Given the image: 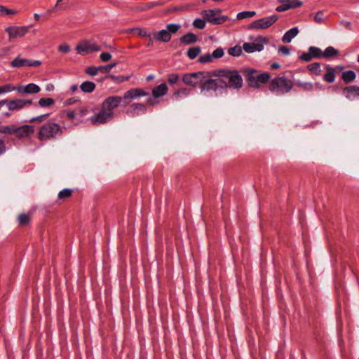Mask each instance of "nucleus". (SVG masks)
<instances>
[{
    "mask_svg": "<svg viewBox=\"0 0 359 359\" xmlns=\"http://www.w3.org/2000/svg\"><path fill=\"white\" fill-rule=\"evenodd\" d=\"M106 77L111 79L114 82L121 83H123L125 81H128L131 76L130 75L129 76H123V75L115 76L113 74H109Z\"/></svg>",
    "mask_w": 359,
    "mask_h": 359,
    "instance_id": "obj_32",
    "label": "nucleus"
},
{
    "mask_svg": "<svg viewBox=\"0 0 359 359\" xmlns=\"http://www.w3.org/2000/svg\"><path fill=\"white\" fill-rule=\"evenodd\" d=\"M15 125L0 126V133L13 135L15 134Z\"/></svg>",
    "mask_w": 359,
    "mask_h": 359,
    "instance_id": "obj_36",
    "label": "nucleus"
},
{
    "mask_svg": "<svg viewBox=\"0 0 359 359\" xmlns=\"http://www.w3.org/2000/svg\"><path fill=\"white\" fill-rule=\"evenodd\" d=\"M220 9H209L202 13L203 18L212 25H222L229 20L226 15H221Z\"/></svg>",
    "mask_w": 359,
    "mask_h": 359,
    "instance_id": "obj_6",
    "label": "nucleus"
},
{
    "mask_svg": "<svg viewBox=\"0 0 359 359\" xmlns=\"http://www.w3.org/2000/svg\"><path fill=\"white\" fill-rule=\"evenodd\" d=\"M75 50L78 54L86 55L90 53L100 50L101 46L88 40H84L76 46Z\"/></svg>",
    "mask_w": 359,
    "mask_h": 359,
    "instance_id": "obj_8",
    "label": "nucleus"
},
{
    "mask_svg": "<svg viewBox=\"0 0 359 359\" xmlns=\"http://www.w3.org/2000/svg\"><path fill=\"white\" fill-rule=\"evenodd\" d=\"M75 102H76L75 98H69V99L67 100L66 103L67 104H74Z\"/></svg>",
    "mask_w": 359,
    "mask_h": 359,
    "instance_id": "obj_64",
    "label": "nucleus"
},
{
    "mask_svg": "<svg viewBox=\"0 0 359 359\" xmlns=\"http://www.w3.org/2000/svg\"><path fill=\"white\" fill-rule=\"evenodd\" d=\"M100 58L102 62H107L111 59V55L109 53L104 52L100 54Z\"/></svg>",
    "mask_w": 359,
    "mask_h": 359,
    "instance_id": "obj_57",
    "label": "nucleus"
},
{
    "mask_svg": "<svg viewBox=\"0 0 359 359\" xmlns=\"http://www.w3.org/2000/svg\"><path fill=\"white\" fill-rule=\"evenodd\" d=\"M279 52H280L281 53H283V55H288L290 53V48H287V46H281L279 47V49H278Z\"/></svg>",
    "mask_w": 359,
    "mask_h": 359,
    "instance_id": "obj_59",
    "label": "nucleus"
},
{
    "mask_svg": "<svg viewBox=\"0 0 359 359\" xmlns=\"http://www.w3.org/2000/svg\"><path fill=\"white\" fill-rule=\"evenodd\" d=\"M180 76L178 74L172 73L168 76V83L170 85H174L177 83L179 81Z\"/></svg>",
    "mask_w": 359,
    "mask_h": 359,
    "instance_id": "obj_46",
    "label": "nucleus"
},
{
    "mask_svg": "<svg viewBox=\"0 0 359 359\" xmlns=\"http://www.w3.org/2000/svg\"><path fill=\"white\" fill-rule=\"evenodd\" d=\"M356 74L353 70L346 71L342 73L341 79L346 83L355 80Z\"/></svg>",
    "mask_w": 359,
    "mask_h": 359,
    "instance_id": "obj_29",
    "label": "nucleus"
},
{
    "mask_svg": "<svg viewBox=\"0 0 359 359\" xmlns=\"http://www.w3.org/2000/svg\"><path fill=\"white\" fill-rule=\"evenodd\" d=\"M31 217V213H22L18 216V222H19V224H27L29 223Z\"/></svg>",
    "mask_w": 359,
    "mask_h": 359,
    "instance_id": "obj_35",
    "label": "nucleus"
},
{
    "mask_svg": "<svg viewBox=\"0 0 359 359\" xmlns=\"http://www.w3.org/2000/svg\"><path fill=\"white\" fill-rule=\"evenodd\" d=\"M153 37L155 40L160 42H168L171 39V35L166 29H163L153 34Z\"/></svg>",
    "mask_w": 359,
    "mask_h": 359,
    "instance_id": "obj_22",
    "label": "nucleus"
},
{
    "mask_svg": "<svg viewBox=\"0 0 359 359\" xmlns=\"http://www.w3.org/2000/svg\"><path fill=\"white\" fill-rule=\"evenodd\" d=\"M0 13H1L2 15L6 16V15H14L17 14L18 12L15 10L10 9V8H6L4 6L0 5Z\"/></svg>",
    "mask_w": 359,
    "mask_h": 359,
    "instance_id": "obj_42",
    "label": "nucleus"
},
{
    "mask_svg": "<svg viewBox=\"0 0 359 359\" xmlns=\"http://www.w3.org/2000/svg\"><path fill=\"white\" fill-rule=\"evenodd\" d=\"M309 50L311 52V54L313 58H323V51L320 48L316 46H310L309 48Z\"/></svg>",
    "mask_w": 359,
    "mask_h": 359,
    "instance_id": "obj_37",
    "label": "nucleus"
},
{
    "mask_svg": "<svg viewBox=\"0 0 359 359\" xmlns=\"http://www.w3.org/2000/svg\"><path fill=\"white\" fill-rule=\"evenodd\" d=\"M30 26H10L5 31L8 34L9 41H11L18 37H22L29 32Z\"/></svg>",
    "mask_w": 359,
    "mask_h": 359,
    "instance_id": "obj_12",
    "label": "nucleus"
},
{
    "mask_svg": "<svg viewBox=\"0 0 359 359\" xmlns=\"http://www.w3.org/2000/svg\"><path fill=\"white\" fill-rule=\"evenodd\" d=\"M48 116H49L48 114H42V115L34 117L27 121L29 123H35V122L41 123V122L44 121Z\"/></svg>",
    "mask_w": 359,
    "mask_h": 359,
    "instance_id": "obj_50",
    "label": "nucleus"
},
{
    "mask_svg": "<svg viewBox=\"0 0 359 359\" xmlns=\"http://www.w3.org/2000/svg\"><path fill=\"white\" fill-rule=\"evenodd\" d=\"M342 94L349 100L359 98V86L356 85L348 86L342 89Z\"/></svg>",
    "mask_w": 359,
    "mask_h": 359,
    "instance_id": "obj_19",
    "label": "nucleus"
},
{
    "mask_svg": "<svg viewBox=\"0 0 359 359\" xmlns=\"http://www.w3.org/2000/svg\"><path fill=\"white\" fill-rule=\"evenodd\" d=\"M307 69L309 71L314 74L315 75H320L321 69H320V62H313L308 65Z\"/></svg>",
    "mask_w": 359,
    "mask_h": 359,
    "instance_id": "obj_33",
    "label": "nucleus"
},
{
    "mask_svg": "<svg viewBox=\"0 0 359 359\" xmlns=\"http://www.w3.org/2000/svg\"><path fill=\"white\" fill-rule=\"evenodd\" d=\"M180 28V25L177 24H168L166 26V30L169 34H175Z\"/></svg>",
    "mask_w": 359,
    "mask_h": 359,
    "instance_id": "obj_45",
    "label": "nucleus"
},
{
    "mask_svg": "<svg viewBox=\"0 0 359 359\" xmlns=\"http://www.w3.org/2000/svg\"><path fill=\"white\" fill-rule=\"evenodd\" d=\"M40 87L35 83H29L25 87H18L17 90L20 93L34 94L40 91Z\"/></svg>",
    "mask_w": 359,
    "mask_h": 359,
    "instance_id": "obj_21",
    "label": "nucleus"
},
{
    "mask_svg": "<svg viewBox=\"0 0 359 359\" xmlns=\"http://www.w3.org/2000/svg\"><path fill=\"white\" fill-rule=\"evenodd\" d=\"M255 41L256 43H244L243 50L248 53L262 51L264 49V43H267L269 39L266 37L259 36L256 38Z\"/></svg>",
    "mask_w": 359,
    "mask_h": 359,
    "instance_id": "obj_10",
    "label": "nucleus"
},
{
    "mask_svg": "<svg viewBox=\"0 0 359 359\" xmlns=\"http://www.w3.org/2000/svg\"><path fill=\"white\" fill-rule=\"evenodd\" d=\"M242 47L236 45L233 47L229 48L228 50V53L230 55L234 56V57H238L242 54Z\"/></svg>",
    "mask_w": 359,
    "mask_h": 359,
    "instance_id": "obj_38",
    "label": "nucleus"
},
{
    "mask_svg": "<svg viewBox=\"0 0 359 359\" xmlns=\"http://www.w3.org/2000/svg\"><path fill=\"white\" fill-rule=\"evenodd\" d=\"M80 88L83 93H92L95 89V84L92 81H84L80 86Z\"/></svg>",
    "mask_w": 359,
    "mask_h": 359,
    "instance_id": "obj_30",
    "label": "nucleus"
},
{
    "mask_svg": "<svg viewBox=\"0 0 359 359\" xmlns=\"http://www.w3.org/2000/svg\"><path fill=\"white\" fill-rule=\"evenodd\" d=\"M193 25L196 28L202 29L205 26V19L197 18V19H196L194 21Z\"/></svg>",
    "mask_w": 359,
    "mask_h": 359,
    "instance_id": "obj_49",
    "label": "nucleus"
},
{
    "mask_svg": "<svg viewBox=\"0 0 359 359\" xmlns=\"http://www.w3.org/2000/svg\"><path fill=\"white\" fill-rule=\"evenodd\" d=\"M180 42L184 45H189L196 43L198 41V37L193 33H187L180 39Z\"/></svg>",
    "mask_w": 359,
    "mask_h": 359,
    "instance_id": "obj_25",
    "label": "nucleus"
},
{
    "mask_svg": "<svg viewBox=\"0 0 359 359\" xmlns=\"http://www.w3.org/2000/svg\"><path fill=\"white\" fill-rule=\"evenodd\" d=\"M299 59L304 62H309L311 61L313 59V57H312L311 52L309 50L307 53H302L299 56Z\"/></svg>",
    "mask_w": 359,
    "mask_h": 359,
    "instance_id": "obj_48",
    "label": "nucleus"
},
{
    "mask_svg": "<svg viewBox=\"0 0 359 359\" xmlns=\"http://www.w3.org/2000/svg\"><path fill=\"white\" fill-rule=\"evenodd\" d=\"M6 150V147L4 141L0 139V156L2 155Z\"/></svg>",
    "mask_w": 359,
    "mask_h": 359,
    "instance_id": "obj_60",
    "label": "nucleus"
},
{
    "mask_svg": "<svg viewBox=\"0 0 359 359\" xmlns=\"http://www.w3.org/2000/svg\"><path fill=\"white\" fill-rule=\"evenodd\" d=\"M63 113L66 114V116L69 120H73L75 118V112L74 111L67 110V111H64Z\"/></svg>",
    "mask_w": 359,
    "mask_h": 359,
    "instance_id": "obj_58",
    "label": "nucleus"
},
{
    "mask_svg": "<svg viewBox=\"0 0 359 359\" xmlns=\"http://www.w3.org/2000/svg\"><path fill=\"white\" fill-rule=\"evenodd\" d=\"M256 15L255 11H242L237 14V19L242 20L245 18H250Z\"/></svg>",
    "mask_w": 359,
    "mask_h": 359,
    "instance_id": "obj_40",
    "label": "nucleus"
},
{
    "mask_svg": "<svg viewBox=\"0 0 359 359\" xmlns=\"http://www.w3.org/2000/svg\"><path fill=\"white\" fill-rule=\"evenodd\" d=\"M32 104L31 100H6V105L10 111L19 110L25 107V106Z\"/></svg>",
    "mask_w": 359,
    "mask_h": 359,
    "instance_id": "obj_16",
    "label": "nucleus"
},
{
    "mask_svg": "<svg viewBox=\"0 0 359 359\" xmlns=\"http://www.w3.org/2000/svg\"><path fill=\"white\" fill-rule=\"evenodd\" d=\"M113 118L114 117L111 116V114L107 112L101 107L99 112L90 117V122L94 126H99L104 124L111 121Z\"/></svg>",
    "mask_w": 359,
    "mask_h": 359,
    "instance_id": "obj_13",
    "label": "nucleus"
},
{
    "mask_svg": "<svg viewBox=\"0 0 359 359\" xmlns=\"http://www.w3.org/2000/svg\"><path fill=\"white\" fill-rule=\"evenodd\" d=\"M55 103V100L53 98H41L39 100V105L41 107H46L53 105Z\"/></svg>",
    "mask_w": 359,
    "mask_h": 359,
    "instance_id": "obj_39",
    "label": "nucleus"
},
{
    "mask_svg": "<svg viewBox=\"0 0 359 359\" xmlns=\"http://www.w3.org/2000/svg\"><path fill=\"white\" fill-rule=\"evenodd\" d=\"M243 73L248 86L255 88H259L262 84L267 83L271 78L269 73H259L257 70L251 68L244 69Z\"/></svg>",
    "mask_w": 359,
    "mask_h": 359,
    "instance_id": "obj_3",
    "label": "nucleus"
},
{
    "mask_svg": "<svg viewBox=\"0 0 359 359\" xmlns=\"http://www.w3.org/2000/svg\"><path fill=\"white\" fill-rule=\"evenodd\" d=\"M279 67H280V65L277 62H274L271 65V68L272 69H278Z\"/></svg>",
    "mask_w": 359,
    "mask_h": 359,
    "instance_id": "obj_63",
    "label": "nucleus"
},
{
    "mask_svg": "<svg viewBox=\"0 0 359 359\" xmlns=\"http://www.w3.org/2000/svg\"><path fill=\"white\" fill-rule=\"evenodd\" d=\"M137 34L142 37H150L151 34L148 32L145 29L138 28L136 29Z\"/></svg>",
    "mask_w": 359,
    "mask_h": 359,
    "instance_id": "obj_55",
    "label": "nucleus"
},
{
    "mask_svg": "<svg viewBox=\"0 0 359 359\" xmlns=\"http://www.w3.org/2000/svg\"><path fill=\"white\" fill-rule=\"evenodd\" d=\"M98 72H100L99 67L91 66L86 69V73L90 76H95Z\"/></svg>",
    "mask_w": 359,
    "mask_h": 359,
    "instance_id": "obj_51",
    "label": "nucleus"
},
{
    "mask_svg": "<svg viewBox=\"0 0 359 359\" xmlns=\"http://www.w3.org/2000/svg\"><path fill=\"white\" fill-rule=\"evenodd\" d=\"M78 90V86L76 84H74L70 87V91L72 93H75Z\"/></svg>",
    "mask_w": 359,
    "mask_h": 359,
    "instance_id": "obj_62",
    "label": "nucleus"
},
{
    "mask_svg": "<svg viewBox=\"0 0 359 359\" xmlns=\"http://www.w3.org/2000/svg\"><path fill=\"white\" fill-rule=\"evenodd\" d=\"M278 18L276 15H273L271 16L265 17L259 20H257L255 21H253L250 25V29H267L269 27H271L272 25H273L277 20Z\"/></svg>",
    "mask_w": 359,
    "mask_h": 359,
    "instance_id": "obj_9",
    "label": "nucleus"
},
{
    "mask_svg": "<svg viewBox=\"0 0 359 359\" xmlns=\"http://www.w3.org/2000/svg\"><path fill=\"white\" fill-rule=\"evenodd\" d=\"M339 55V50L335 49L332 46H328L323 51V58H330L332 57H336Z\"/></svg>",
    "mask_w": 359,
    "mask_h": 359,
    "instance_id": "obj_28",
    "label": "nucleus"
},
{
    "mask_svg": "<svg viewBox=\"0 0 359 359\" xmlns=\"http://www.w3.org/2000/svg\"><path fill=\"white\" fill-rule=\"evenodd\" d=\"M68 3H69L68 0H57V3L54 7V10H60V11L65 10L67 8Z\"/></svg>",
    "mask_w": 359,
    "mask_h": 359,
    "instance_id": "obj_44",
    "label": "nucleus"
},
{
    "mask_svg": "<svg viewBox=\"0 0 359 359\" xmlns=\"http://www.w3.org/2000/svg\"><path fill=\"white\" fill-rule=\"evenodd\" d=\"M72 195V190L70 189H64L58 193L59 199H65L69 198Z\"/></svg>",
    "mask_w": 359,
    "mask_h": 359,
    "instance_id": "obj_43",
    "label": "nucleus"
},
{
    "mask_svg": "<svg viewBox=\"0 0 359 359\" xmlns=\"http://www.w3.org/2000/svg\"><path fill=\"white\" fill-rule=\"evenodd\" d=\"M41 65L40 60L25 59L18 56L11 62V66L13 68H20L24 67H37Z\"/></svg>",
    "mask_w": 359,
    "mask_h": 359,
    "instance_id": "obj_15",
    "label": "nucleus"
},
{
    "mask_svg": "<svg viewBox=\"0 0 359 359\" xmlns=\"http://www.w3.org/2000/svg\"><path fill=\"white\" fill-rule=\"evenodd\" d=\"M147 112V107L142 103H133L126 110V114L132 117L140 115V114H145Z\"/></svg>",
    "mask_w": 359,
    "mask_h": 359,
    "instance_id": "obj_20",
    "label": "nucleus"
},
{
    "mask_svg": "<svg viewBox=\"0 0 359 359\" xmlns=\"http://www.w3.org/2000/svg\"><path fill=\"white\" fill-rule=\"evenodd\" d=\"M58 50L62 53H67L70 51V47L67 43H63L59 46Z\"/></svg>",
    "mask_w": 359,
    "mask_h": 359,
    "instance_id": "obj_56",
    "label": "nucleus"
},
{
    "mask_svg": "<svg viewBox=\"0 0 359 359\" xmlns=\"http://www.w3.org/2000/svg\"><path fill=\"white\" fill-rule=\"evenodd\" d=\"M167 92L168 87L165 83H163L152 89V95L156 98L165 95Z\"/></svg>",
    "mask_w": 359,
    "mask_h": 359,
    "instance_id": "obj_24",
    "label": "nucleus"
},
{
    "mask_svg": "<svg viewBox=\"0 0 359 359\" xmlns=\"http://www.w3.org/2000/svg\"><path fill=\"white\" fill-rule=\"evenodd\" d=\"M201 51L200 46H194L188 49L187 55L189 59L194 60L200 54Z\"/></svg>",
    "mask_w": 359,
    "mask_h": 359,
    "instance_id": "obj_31",
    "label": "nucleus"
},
{
    "mask_svg": "<svg viewBox=\"0 0 359 359\" xmlns=\"http://www.w3.org/2000/svg\"><path fill=\"white\" fill-rule=\"evenodd\" d=\"M205 74L206 72L204 71L187 73L182 76V80L185 85L190 86L191 87H200L201 81Z\"/></svg>",
    "mask_w": 359,
    "mask_h": 359,
    "instance_id": "obj_7",
    "label": "nucleus"
},
{
    "mask_svg": "<svg viewBox=\"0 0 359 359\" xmlns=\"http://www.w3.org/2000/svg\"><path fill=\"white\" fill-rule=\"evenodd\" d=\"M299 33V29L297 27H293L287 31L283 36L282 41L284 43H290L292 39L294 38Z\"/></svg>",
    "mask_w": 359,
    "mask_h": 359,
    "instance_id": "obj_26",
    "label": "nucleus"
},
{
    "mask_svg": "<svg viewBox=\"0 0 359 359\" xmlns=\"http://www.w3.org/2000/svg\"><path fill=\"white\" fill-rule=\"evenodd\" d=\"M314 21L318 24L323 23L324 22L323 11H320L316 13V15L314 16Z\"/></svg>",
    "mask_w": 359,
    "mask_h": 359,
    "instance_id": "obj_54",
    "label": "nucleus"
},
{
    "mask_svg": "<svg viewBox=\"0 0 359 359\" xmlns=\"http://www.w3.org/2000/svg\"><path fill=\"white\" fill-rule=\"evenodd\" d=\"M224 50L222 48H216L213 53H212L213 58H220L224 55Z\"/></svg>",
    "mask_w": 359,
    "mask_h": 359,
    "instance_id": "obj_53",
    "label": "nucleus"
},
{
    "mask_svg": "<svg viewBox=\"0 0 359 359\" xmlns=\"http://www.w3.org/2000/svg\"><path fill=\"white\" fill-rule=\"evenodd\" d=\"M206 74L201 81L200 89L201 91H216L218 88H223L226 84L223 79H212L213 72H205Z\"/></svg>",
    "mask_w": 359,
    "mask_h": 359,
    "instance_id": "obj_4",
    "label": "nucleus"
},
{
    "mask_svg": "<svg viewBox=\"0 0 359 359\" xmlns=\"http://www.w3.org/2000/svg\"><path fill=\"white\" fill-rule=\"evenodd\" d=\"M191 89L187 88H180L173 93L172 97L176 100H180L183 97H187L191 93Z\"/></svg>",
    "mask_w": 359,
    "mask_h": 359,
    "instance_id": "obj_27",
    "label": "nucleus"
},
{
    "mask_svg": "<svg viewBox=\"0 0 359 359\" xmlns=\"http://www.w3.org/2000/svg\"><path fill=\"white\" fill-rule=\"evenodd\" d=\"M147 103L149 104V105H154V104L156 103V102L151 97H149L147 100Z\"/></svg>",
    "mask_w": 359,
    "mask_h": 359,
    "instance_id": "obj_61",
    "label": "nucleus"
},
{
    "mask_svg": "<svg viewBox=\"0 0 359 359\" xmlns=\"http://www.w3.org/2000/svg\"><path fill=\"white\" fill-rule=\"evenodd\" d=\"M213 61V56L212 54L208 53L199 57L198 62L201 64L210 63Z\"/></svg>",
    "mask_w": 359,
    "mask_h": 359,
    "instance_id": "obj_41",
    "label": "nucleus"
},
{
    "mask_svg": "<svg viewBox=\"0 0 359 359\" xmlns=\"http://www.w3.org/2000/svg\"><path fill=\"white\" fill-rule=\"evenodd\" d=\"M123 101V98L121 96L113 95L107 97L102 103L101 107L107 111L110 112L111 116L114 117V113L113 110L117 108L121 102Z\"/></svg>",
    "mask_w": 359,
    "mask_h": 359,
    "instance_id": "obj_11",
    "label": "nucleus"
},
{
    "mask_svg": "<svg viewBox=\"0 0 359 359\" xmlns=\"http://www.w3.org/2000/svg\"><path fill=\"white\" fill-rule=\"evenodd\" d=\"M62 133L63 129L58 123L48 122L40 127L37 138L40 142H46L56 139Z\"/></svg>",
    "mask_w": 359,
    "mask_h": 359,
    "instance_id": "obj_2",
    "label": "nucleus"
},
{
    "mask_svg": "<svg viewBox=\"0 0 359 359\" xmlns=\"http://www.w3.org/2000/svg\"><path fill=\"white\" fill-rule=\"evenodd\" d=\"M149 94V93L148 92L144 91L142 88H131L127 90L122 96L123 106L125 107L128 105L131 100L140 97L147 96Z\"/></svg>",
    "mask_w": 359,
    "mask_h": 359,
    "instance_id": "obj_14",
    "label": "nucleus"
},
{
    "mask_svg": "<svg viewBox=\"0 0 359 359\" xmlns=\"http://www.w3.org/2000/svg\"><path fill=\"white\" fill-rule=\"evenodd\" d=\"M34 130V126L32 125H23L20 127L15 126V135L19 138L29 137Z\"/></svg>",
    "mask_w": 359,
    "mask_h": 359,
    "instance_id": "obj_18",
    "label": "nucleus"
},
{
    "mask_svg": "<svg viewBox=\"0 0 359 359\" xmlns=\"http://www.w3.org/2000/svg\"><path fill=\"white\" fill-rule=\"evenodd\" d=\"M295 85L305 91H311L314 88L313 84L311 82H302L298 81L295 82Z\"/></svg>",
    "mask_w": 359,
    "mask_h": 359,
    "instance_id": "obj_34",
    "label": "nucleus"
},
{
    "mask_svg": "<svg viewBox=\"0 0 359 359\" xmlns=\"http://www.w3.org/2000/svg\"><path fill=\"white\" fill-rule=\"evenodd\" d=\"M325 69L327 72L323 76V80L327 83H333L336 77L335 68L326 65Z\"/></svg>",
    "mask_w": 359,
    "mask_h": 359,
    "instance_id": "obj_23",
    "label": "nucleus"
},
{
    "mask_svg": "<svg viewBox=\"0 0 359 359\" xmlns=\"http://www.w3.org/2000/svg\"><path fill=\"white\" fill-rule=\"evenodd\" d=\"M15 90V88L11 84H6L0 86V94L9 93Z\"/></svg>",
    "mask_w": 359,
    "mask_h": 359,
    "instance_id": "obj_52",
    "label": "nucleus"
},
{
    "mask_svg": "<svg viewBox=\"0 0 359 359\" xmlns=\"http://www.w3.org/2000/svg\"><path fill=\"white\" fill-rule=\"evenodd\" d=\"M280 5L276 7L278 12H283L291 8L299 7L302 2L299 0H278Z\"/></svg>",
    "mask_w": 359,
    "mask_h": 359,
    "instance_id": "obj_17",
    "label": "nucleus"
},
{
    "mask_svg": "<svg viewBox=\"0 0 359 359\" xmlns=\"http://www.w3.org/2000/svg\"><path fill=\"white\" fill-rule=\"evenodd\" d=\"M213 75L219 77V79H223L226 84L224 88L238 90L242 87L243 79L236 70L217 69L213 71Z\"/></svg>",
    "mask_w": 359,
    "mask_h": 359,
    "instance_id": "obj_1",
    "label": "nucleus"
},
{
    "mask_svg": "<svg viewBox=\"0 0 359 359\" xmlns=\"http://www.w3.org/2000/svg\"><path fill=\"white\" fill-rule=\"evenodd\" d=\"M116 66V63H111L104 66H99V70L100 72L102 73H108L114 67Z\"/></svg>",
    "mask_w": 359,
    "mask_h": 359,
    "instance_id": "obj_47",
    "label": "nucleus"
},
{
    "mask_svg": "<svg viewBox=\"0 0 359 359\" xmlns=\"http://www.w3.org/2000/svg\"><path fill=\"white\" fill-rule=\"evenodd\" d=\"M293 82L284 76L273 79L270 84L269 89L273 93L285 94L288 93L293 87Z\"/></svg>",
    "mask_w": 359,
    "mask_h": 359,
    "instance_id": "obj_5",
    "label": "nucleus"
}]
</instances>
